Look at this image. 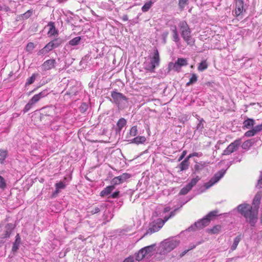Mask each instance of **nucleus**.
Listing matches in <instances>:
<instances>
[{"label":"nucleus","mask_w":262,"mask_h":262,"mask_svg":"<svg viewBox=\"0 0 262 262\" xmlns=\"http://www.w3.org/2000/svg\"><path fill=\"white\" fill-rule=\"evenodd\" d=\"M52 117H43V118L42 119V113H40L39 116V119L41 121L45 123H48L49 122L51 121V118Z\"/></svg>","instance_id":"3c124183"},{"label":"nucleus","mask_w":262,"mask_h":262,"mask_svg":"<svg viewBox=\"0 0 262 262\" xmlns=\"http://www.w3.org/2000/svg\"><path fill=\"white\" fill-rule=\"evenodd\" d=\"M186 154H187L186 150H184L182 152L181 155L179 158L178 161L179 162V161H181L183 159H184V158L185 157Z\"/></svg>","instance_id":"774afa93"},{"label":"nucleus","mask_w":262,"mask_h":262,"mask_svg":"<svg viewBox=\"0 0 262 262\" xmlns=\"http://www.w3.org/2000/svg\"><path fill=\"white\" fill-rule=\"evenodd\" d=\"M249 129V130L245 133L244 136L246 137H251L254 136L256 134H257L253 128Z\"/></svg>","instance_id":"49530a36"},{"label":"nucleus","mask_w":262,"mask_h":262,"mask_svg":"<svg viewBox=\"0 0 262 262\" xmlns=\"http://www.w3.org/2000/svg\"><path fill=\"white\" fill-rule=\"evenodd\" d=\"M104 208H105V207L103 205H99L96 207H95L94 208H93L91 210L90 212L92 214H94L99 212L100 211L103 210Z\"/></svg>","instance_id":"4c0bfd02"},{"label":"nucleus","mask_w":262,"mask_h":262,"mask_svg":"<svg viewBox=\"0 0 262 262\" xmlns=\"http://www.w3.org/2000/svg\"><path fill=\"white\" fill-rule=\"evenodd\" d=\"M156 244H152L150 246L141 248L138 252L135 254V257L136 260L140 261L144 258V255H142L143 252L144 253H152L154 250V247Z\"/></svg>","instance_id":"6e6552de"},{"label":"nucleus","mask_w":262,"mask_h":262,"mask_svg":"<svg viewBox=\"0 0 262 262\" xmlns=\"http://www.w3.org/2000/svg\"><path fill=\"white\" fill-rule=\"evenodd\" d=\"M189 4V0H179L178 7L179 9L182 11L185 7Z\"/></svg>","instance_id":"c9c22d12"},{"label":"nucleus","mask_w":262,"mask_h":262,"mask_svg":"<svg viewBox=\"0 0 262 262\" xmlns=\"http://www.w3.org/2000/svg\"><path fill=\"white\" fill-rule=\"evenodd\" d=\"M237 212L243 216L251 227H255L258 220V214L252 206L247 203H243L236 207Z\"/></svg>","instance_id":"f257e3e1"},{"label":"nucleus","mask_w":262,"mask_h":262,"mask_svg":"<svg viewBox=\"0 0 262 262\" xmlns=\"http://www.w3.org/2000/svg\"><path fill=\"white\" fill-rule=\"evenodd\" d=\"M51 42L55 49L59 47L63 42V40L60 38H58L51 41Z\"/></svg>","instance_id":"2f4dec72"},{"label":"nucleus","mask_w":262,"mask_h":262,"mask_svg":"<svg viewBox=\"0 0 262 262\" xmlns=\"http://www.w3.org/2000/svg\"><path fill=\"white\" fill-rule=\"evenodd\" d=\"M171 30L172 31V40L176 43L179 42L180 40V38L176 26L174 25L172 26L171 28Z\"/></svg>","instance_id":"5701e85b"},{"label":"nucleus","mask_w":262,"mask_h":262,"mask_svg":"<svg viewBox=\"0 0 262 262\" xmlns=\"http://www.w3.org/2000/svg\"><path fill=\"white\" fill-rule=\"evenodd\" d=\"M32 12L31 10H28L26 12L21 14L20 17L22 18V19H26L29 18L32 15Z\"/></svg>","instance_id":"8fccbe9b"},{"label":"nucleus","mask_w":262,"mask_h":262,"mask_svg":"<svg viewBox=\"0 0 262 262\" xmlns=\"http://www.w3.org/2000/svg\"><path fill=\"white\" fill-rule=\"evenodd\" d=\"M244 10V1L243 0H236L235 14L237 16L240 15Z\"/></svg>","instance_id":"a211bd4d"},{"label":"nucleus","mask_w":262,"mask_h":262,"mask_svg":"<svg viewBox=\"0 0 262 262\" xmlns=\"http://www.w3.org/2000/svg\"><path fill=\"white\" fill-rule=\"evenodd\" d=\"M88 108V105L86 103L83 102L79 107V111L81 113H83L87 111Z\"/></svg>","instance_id":"09e8293b"},{"label":"nucleus","mask_w":262,"mask_h":262,"mask_svg":"<svg viewBox=\"0 0 262 262\" xmlns=\"http://www.w3.org/2000/svg\"><path fill=\"white\" fill-rule=\"evenodd\" d=\"M257 188H262V172H261V174L259 177V179L257 181V183L255 186Z\"/></svg>","instance_id":"603ef678"},{"label":"nucleus","mask_w":262,"mask_h":262,"mask_svg":"<svg viewBox=\"0 0 262 262\" xmlns=\"http://www.w3.org/2000/svg\"><path fill=\"white\" fill-rule=\"evenodd\" d=\"M208 67V65L206 61H202L199 65L198 69L200 71H203Z\"/></svg>","instance_id":"a18cd8bd"},{"label":"nucleus","mask_w":262,"mask_h":262,"mask_svg":"<svg viewBox=\"0 0 262 262\" xmlns=\"http://www.w3.org/2000/svg\"><path fill=\"white\" fill-rule=\"evenodd\" d=\"M82 39L81 36H77L70 40L68 44L71 46H75L80 44V41Z\"/></svg>","instance_id":"7c9ffc66"},{"label":"nucleus","mask_w":262,"mask_h":262,"mask_svg":"<svg viewBox=\"0 0 262 262\" xmlns=\"http://www.w3.org/2000/svg\"><path fill=\"white\" fill-rule=\"evenodd\" d=\"M260 199H261L260 194L259 193H257L255 194V195L254 196V199L253 200L252 208L255 211L257 212V214H258V212L259 205L260 204Z\"/></svg>","instance_id":"6ab92c4d"},{"label":"nucleus","mask_w":262,"mask_h":262,"mask_svg":"<svg viewBox=\"0 0 262 262\" xmlns=\"http://www.w3.org/2000/svg\"><path fill=\"white\" fill-rule=\"evenodd\" d=\"M4 11L5 12H8L10 11V8L5 5H2L0 4V11Z\"/></svg>","instance_id":"bf43d9fd"},{"label":"nucleus","mask_w":262,"mask_h":262,"mask_svg":"<svg viewBox=\"0 0 262 262\" xmlns=\"http://www.w3.org/2000/svg\"><path fill=\"white\" fill-rule=\"evenodd\" d=\"M119 194H120V191H116L115 192L113 193L110 196H108V198H118L119 197Z\"/></svg>","instance_id":"680f3d73"},{"label":"nucleus","mask_w":262,"mask_h":262,"mask_svg":"<svg viewBox=\"0 0 262 262\" xmlns=\"http://www.w3.org/2000/svg\"><path fill=\"white\" fill-rule=\"evenodd\" d=\"M35 46L33 42H29L26 46V50L27 52L29 53H32V51L35 48Z\"/></svg>","instance_id":"37998d69"},{"label":"nucleus","mask_w":262,"mask_h":262,"mask_svg":"<svg viewBox=\"0 0 262 262\" xmlns=\"http://www.w3.org/2000/svg\"><path fill=\"white\" fill-rule=\"evenodd\" d=\"M219 211L214 210L209 212L202 219L195 222L187 229L188 231H194L196 230H200L208 226L211 220L219 215Z\"/></svg>","instance_id":"f03ea898"},{"label":"nucleus","mask_w":262,"mask_h":262,"mask_svg":"<svg viewBox=\"0 0 262 262\" xmlns=\"http://www.w3.org/2000/svg\"><path fill=\"white\" fill-rule=\"evenodd\" d=\"M198 80V76L196 74L192 73L191 74V77L189 79V81L186 83V86H189L191 84H194Z\"/></svg>","instance_id":"e433bc0d"},{"label":"nucleus","mask_w":262,"mask_h":262,"mask_svg":"<svg viewBox=\"0 0 262 262\" xmlns=\"http://www.w3.org/2000/svg\"><path fill=\"white\" fill-rule=\"evenodd\" d=\"M187 202V201H186L185 202L182 203V204H181V205H180V207H179V208H176L174 210H173V211H171V212H170V214H169V217H172V216H174V215H175V214H176V212L179 210V209L180 208H181V207L183 206V205H184V204H185V203H186Z\"/></svg>","instance_id":"864d4df0"},{"label":"nucleus","mask_w":262,"mask_h":262,"mask_svg":"<svg viewBox=\"0 0 262 262\" xmlns=\"http://www.w3.org/2000/svg\"><path fill=\"white\" fill-rule=\"evenodd\" d=\"M111 184L115 188L116 185L123 183L119 176L114 178L111 181Z\"/></svg>","instance_id":"58836bf2"},{"label":"nucleus","mask_w":262,"mask_h":262,"mask_svg":"<svg viewBox=\"0 0 262 262\" xmlns=\"http://www.w3.org/2000/svg\"><path fill=\"white\" fill-rule=\"evenodd\" d=\"M169 32L167 31H165L163 32L161 35L162 40H163V43L164 44H165L166 43V39L168 35Z\"/></svg>","instance_id":"5fc2aeb1"},{"label":"nucleus","mask_w":262,"mask_h":262,"mask_svg":"<svg viewBox=\"0 0 262 262\" xmlns=\"http://www.w3.org/2000/svg\"><path fill=\"white\" fill-rule=\"evenodd\" d=\"M176 62L181 67L186 66L188 64L187 59L183 58H178Z\"/></svg>","instance_id":"a19ab883"},{"label":"nucleus","mask_w":262,"mask_h":262,"mask_svg":"<svg viewBox=\"0 0 262 262\" xmlns=\"http://www.w3.org/2000/svg\"><path fill=\"white\" fill-rule=\"evenodd\" d=\"M66 185H67L63 182L59 181L55 184V187L56 188V189L60 191L61 189H64L66 187Z\"/></svg>","instance_id":"c03bdc74"},{"label":"nucleus","mask_w":262,"mask_h":262,"mask_svg":"<svg viewBox=\"0 0 262 262\" xmlns=\"http://www.w3.org/2000/svg\"><path fill=\"white\" fill-rule=\"evenodd\" d=\"M56 107L54 106L50 105L43 107L41 109L42 118L43 117H53L55 114Z\"/></svg>","instance_id":"f8f14e48"},{"label":"nucleus","mask_w":262,"mask_h":262,"mask_svg":"<svg viewBox=\"0 0 262 262\" xmlns=\"http://www.w3.org/2000/svg\"><path fill=\"white\" fill-rule=\"evenodd\" d=\"M8 156V151L4 149H0V163L2 164L4 163L6 158Z\"/></svg>","instance_id":"72a5a7b5"},{"label":"nucleus","mask_w":262,"mask_h":262,"mask_svg":"<svg viewBox=\"0 0 262 262\" xmlns=\"http://www.w3.org/2000/svg\"><path fill=\"white\" fill-rule=\"evenodd\" d=\"M255 124V121L252 118H249L247 117L246 119L244 121L242 127L243 129H251L253 127Z\"/></svg>","instance_id":"f3484780"},{"label":"nucleus","mask_w":262,"mask_h":262,"mask_svg":"<svg viewBox=\"0 0 262 262\" xmlns=\"http://www.w3.org/2000/svg\"><path fill=\"white\" fill-rule=\"evenodd\" d=\"M126 120L124 118H121L119 119L117 123V128H116V132L117 133L120 132L123 127L126 124Z\"/></svg>","instance_id":"393cba45"},{"label":"nucleus","mask_w":262,"mask_h":262,"mask_svg":"<svg viewBox=\"0 0 262 262\" xmlns=\"http://www.w3.org/2000/svg\"><path fill=\"white\" fill-rule=\"evenodd\" d=\"M160 56L158 49L155 48L154 50V55L150 58L149 62H144L143 63L144 69L150 73H154L155 69L159 66Z\"/></svg>","instance_id":"20e7f679"},{"label":"nucleus","mask_w":262,"mask_h":262,"mask_svg":"<svg viewBox=\"0 0 262 262\" xmlns=\"http://www.w3.org/2000/svg\"><path fill=\"white\" fill-rule=\"evenodd\" d=\"M56 62L55 59H51L45 61L41 66L43 71H48L55 68Z\"/></svg>","instance_id":"dca6fc26"},{"label":"nucleus","mask_w":262,"mask_h":262,"mask_svg":"<svg viewBox=\"0 0 262 262\" xmlns=\"http://www.w3.org/2000/svg\"><path fill=\"white\" fill-rule=\"evenodd\" d=\"M35 103H36L32 98L30 99L23 110L24 114L29 111Z\"/></svg>","instance_id":"c85d7f7f"},{"label":"nucleus","mask_w":262,"mask_h":262,"mask_svg":"<svg viewBox=\"0 0 262 262\" xmlns=\"http://www.w3.org/2000/svg\"><path fill=\"white\" fill-rule=\"evenodd\" d=\"M138 134V127L137 125L133 126L129 130V133L127 134L126 138L128 140L131 137H135Z\"/></svg>","instance_id":"a878e982"},{"label":"nucleus","mask_w":262,"mask_h":262,"mask_svg":"<svg viewBox=\"0 0 262 262\" xmlns=\"http://www.w3.org/2000/svg\"><path fill=\"white\" fill-rule=\"evenodd\" d=\"M179 27H180L181 32L190 29L187 22L185 20L180 21L179 24Z\"/></svg>","instance_id":"473e14b6"},{"label":"nucleus","mask_w":262,"mask_h":262,"mask_svg":"<svg viewBox=\"0 0 262 262\" xmlns=\"http://www.w3.org/2000/svg\"><path fill=\"white\" fill-rule=\"evenodd\" d=\"M204 128V123H198V124L196 125V130L198 131L199 133H202L203 131V129Z\"/></svg>","instance_id":"6e6d98bb"},{"label":"nucleus","mask_w":262,"mask_h":262,"mask_svg":"<svg viewBox=\"0 0 262 262\" xmlns=\"http://www.w3.org/2000/svg\"><path fill=\"white\" fill-rule=\"evenodd\" d=\"M115 187L112 184L105 187L100 192V196H104L111 194L112 192L115 189Z\"/></svg>","instance_id":"b1692460"},{"label":"nucleus","mask_w":262,"mask_h":262,"mask_svg":"<svg viewBox=\"0 0 262 262\" xmlns=\"http://www.w3.org/2000/svg\"><path fill=\"white\" fill-rule=\"evenodd\" d=\"M112 99L110 100L115 103L120 110H123L128 106V98L122 93L118 92L117 90L112 91L111 93Z\"/></svg>","instance_id":"7ed1b4c3"},{"label":"nucleus","mask_w":262,"mask_h":262,"mask_svg":"<svg viewBox=\"0 0 262 262\" xmlns=\"http://www.w3.org/2000/svg\"><path fill=\"white\" fill-rule=\"evenodd\" d=\"M173 67H174V71H177V72H179L181 69V67L178 64L176 61L174 63Z\"/></svg>","instance_id":"e2e57ef3"},{"label":"nucleus","mask_w":262,"mask_h":262,"mask_svg":"<svg viewBox=\"0 0 262 262\" xmlns=\"http://www.w3.org/2000/svg\"><path fill=\"white\" fill-rule=\"evenodd\" d=\"M191 29L186 31H183L181 32V35L183 39L185 41L188 45H192L194 41L192 40L191 36Z\"/></svg>","instance_id":"2eb2a0df"},{"label":"nucleus","mask_w":262,"mask_h":262,"mask_svg":"<svg viewBox=\"0 0 262 262\" xmlns=\"http://www.w3.org/2000/svg\"><path fill=\"white\" fill-rule=\"evenodd\" d=\"M59 193V190L58 189H56V188H55V191L54 192H53V193L51 195V198H56L58 195Z\"/></svg>","instance_id":"338daca9"},{"label":"nucleus","mask_w":262,"mask_h":262,"mask_svg":"<svg viewBox=\"0 0 262 262\" xmlns=\"http://www.w3.org/2000/svg\"><path fill=\"white\" fill-rule=\"evenodd\" d=\"M15 228V226L12 223H8L6 225L5 228L6 229L5 233L2 234L0 237V244L5 243V239L9 238Z\"/></svg>","instance_id":"9b49d317"},{"label":"nucleus","mask_w":262,"mask_h":262,"mask_svg":"<svg viewBox=\"0 0 262 262\" xmlns=\"http://www.w3.org/2000/svg\"><path fill=\"white\" fill-rule=\"evenodd\" d=\"M153 3L150 1L146 3L142 7V11L144 12L148 11L151 7Z\"/></svg>","instance_id":"79ce46f5"},{"label":"nucleus","mask_w":262,"mask_h":262,"mask_svg":"<svg viewBox=\"0 0 262 262\" xmlns=\"http://www.w3.org/2000/svg\"><path fill=\"white\" fill-rule=\"evenodd\" d=\"M21 242V238L18 233H17L15 236V242L13 243L12 248V251L13 253L17 252L19 249V245Z\"/></svg>","instance_id":"4be33fe9"},{"label":"nucleus","mask_w":262,"mask_h":262,"mask_svg":"<svg viewBox=\"0 0 262 262\" xmlns=\"http://www.w3.org/2000/svg\"><path fill=\"white\" fill-rule=\"evenodd\" d=\"M254 143L253 139H249L245 141L242 145L244 149L248 150Z\"/></svg>","instance_id":"cd10ccee"},{"label":"nucleus","mask_w":262,"mask_h":262,"mask_svg":"<svg viewBox=\"0 0 262 262\" xmlns=\"http://www.w3.org/2000/svg\"><path fill=\"white\" fill-rule=\"evenodd\" d=\"M180 244V241L176 239H166L162 243L160 253L165 254L170 252Z\"/></svg>","instance_id":"39448f33"},{"label":"nucleus","mask_w":262,"mask_h":262,"mask_svg":"<svg viewBox=\"0 0 262 262\" xmlns=\"http://www.w3.org/2000/svg\"><path fill=\"white\" fill-rule=\"evenodd\" d=\"M241 143V139H237L233 142L230 144L228 147L224 150L223 155H229L235 151H236Z\"/></svg>","instance_id":"9d476101"},{"label":"nucleus","mask_w":262,"mask_h":262,"mask_svg":"<svg viewBox=\"0 0 262 262\" xmlns=\"http://www.w3.org/2000/svg\"><path fill=\"white\" fill-rule=\"evenodd\" d=\"M241 239H242V236H241V234L236 236L234 238L233 243L230 247V250H231L232 251L235 250L236 249L237 246L238 245L239 242L241 241Z\"/></svg>","instance_id":"bb28decb"},{"label":"nucleus","mask_w":262,"mask_h":262,"mask_svg":"<svg viewBox=\"0 0 262 262\" xmlns=\"http://www.w3.org/2000/svg\"><path fill=\"white\" fill-rule=\"evenodd\" d=\"M209 162L205 161H201L196 163L192 169V174H195L200 173L201 171L204 169L205 167H207L209 164Z\"/></svg>","instance_id":"ddd939ff"},{"label":"nucleus","mask_w":262,"mask_h":262,"mask_svg":"<svg viewBox=\"0 0 262 262\" xmlns=\"http://www.w3.org/2000/svg\"><path fill=\"white\" fill-rule=\"evenodd\" d=\"M38 75L37 73H34L32 75V76L27 79V82L25 83V86L26 87L28 85H29L35 81L36 77Z\"/></svg>","instance_id":"f704fd0d"},{"label":"nucleus","mask_w":262,"mask_h":262,"mask_svg":"<svg viewBox=\"0 0 262 262\" xmlns=\"http://www.w3.org/2000/svg\"><path fill=\"white\" fill-rule=\"evenodd\" d=\"M52 91L49 88L46 89L42 91L39 93L34 95L32 99L36 103L38 102L41 99L47 96L50 93H51Z\"/></svg>","instance_id":"4468645a"},{"label":"nucleus","mask_w":262,"mask_h":262,"mask_svg":"<svg viewBox=\"0 0 262 262\" xmlns=\"http://www.w3.org/2000/svg\"><path fill=\"white\" fill-rule=\"evenodd\" d=\"M200 180L201 178L198 176H196V177L192 178L185 186L181 189L179 194L180 195L186 194Z\"/></svg>","instance_id":"1a4fd4ad"},{"label":"nucleus","mask_w":262,"mask_h":262,"mask_svg":"<svg viewBox=\"0 0 262 262\" xmlns=\"http://www.w3.org/2000/svg\"><path fill=\"white\" fill-rule=\"evenodd\" d=\"M221 229V226L220 225H215L211 229H208L207 230L209 233L211 234H216L219 232Z\"/></svg>","instance_id":"ea45409f"},{"label":"nucleus","mask_w":262,"mask_h":262,"mask_svg":"<svg viewBox=\"0 0 262 262\" xmlns=\"http://www.w3.org/2000/svg\"><path fill=\"white\" fill-rule=\"evenodd\" d=\"M164 225V222L162 219H158L152 222L149 224V227L146 232L144 234L142 237L148 234H151L154 232L158 231Z\"/></svg>","instance_id":"423d86ee"},{"label":"nucleus","mask_w":262,"mask_h":262,"mask_svg":"<svg viewBox=\"0 0 262 262\" xmlns=\"http://www.w3.org/2000/svg\"><path fill=\"white\" fill-rule=\"evenodd\" d=\"M46 50H47V52H49L50 51L52 50V49H54L51 41L48 43L45 47Z\"/></svg>","instance_id":"4d7b16f0"},{"label":"nucleus","mask_w":262,"mask_h":262,"mask_svg":"<svg viewBox=\"0 0 262 262\" xmlns=\"http://www.w3.org/2000/svg\"><path fill=\"white\" fill-rule=\"evenodd\" d=\"M189 165V162H187V160H184L178 165V167L180 169V171H182L187 170Z\"/></svg>","instance_id":"c756f323"},{"label":"nucleus","mask_w":262,"mask_h":262,"mask_svg":"<svg viewBox=\"0 0 262 262\" xmlns=\"http://www.w3.org/2000/svg\"><path fill=\"white\" fill-rule=\"evenodd\" d=\"M134 257L133 256H129L128 257L126 258L123 262H134Z\"/></svg>","instance_id":"69168bd1"},{"label":"nucleus","mask_w":262,"mask_h":262,"mask_svg":"<svg viewBox=\"0 0 262 262\" xmlns=\"http://www.w3.org/2000/svg\"><path fill=\"white\" fill-rule=\"evenodd\" d=\"M48 26L49 27V30L48 32V34L49 36H54L56 34H57L58 33V31L56 29L55 23L52 21L49 22L48 24Z\"/></svg>","instance_id":"412c9836"},{"label":"nucleus","mask_w":262,"mask_h":262,"mask_svg":"<svg viewBox=\"0 0 262 262\" xmlns=\"http://www.w3.org/2000/svg\"><path fill=\"white\" fill-rule=\"evenodd\" d=\"M173 65H174V63H173L172 62H170L168 63V66L167 69V73H169L172 70H174V67H173Z\"/></svg>","instance_id":"0e129e2a"},{"label":"nucleus","mask_w":262,"mask_h":262,"mask_svg":"<svg viewBox=\"0 0 262 262\" xmlns=\"http://www.w3.org/2000/svg\"><path fill=\"white\" fill-rule=\"evenodd\" d=\"M119 177L122 180V182L124 183L131 177V174L128 173H123L122 174L119 176Z\"/></svg>","instance_id":"de8ad7c7"},{"label":"nucleus","mask_w":262,"mask_h":262,"mask_svg":"<svg viewBox=\"0 0 262 262\" xmlns=\"http://www.w3.org/2000/svg\"><path fill=\"white\" fill-rule=\"evenodd\" d=\"M226 169H222L216 173H215L214 176L211 179V180L207 183L204 184V187L205 189H208L214 184L217 182L225 174Z\"/></svg>","instance_id":"0eeeda50"},{"label":"nucleus","mask_w":262,"mask_h":262,"mask_svg":"<svg viewBox=\"0 0 262 262\" xmlns=\"http://www.w3.org/2000/svg\"><path fill=\"white\" fill-rule=\"evenodd\" d=\"M253 128L255 130L256 134L262 130V123L256 126H254Z\"/></svg>","instance_id":"13d9d810"},{"label":"nucleus","mask_w":262,"mask_h":262,"mask_svg":"<svg viewBox=\"0 0 262 262\" xmlns=\"http://www.w3.org/2000/svg\"><path fill=\"white\" fill-rule=\"evenodd\" d=\"M48 52H47V50L45 49V48L43 47L42 49L39 50V51L37 53V55H44L47 54Z\"/></svg>","instance_id":"052dcab7"},{"label":"nucleus","mask_w":262,"mask_h":262,"mask_svg":"<svg viewBox=\"0 0 262 262\" xmlns=\"http://www.w3.org/2000/svg\"><path fill=\"white\" fill-rule=\"evenodd\" d=\"M146 140V139L144 136H137L132 139L127 140L130 143H134L137 145L144 143Z\"/></svg>","instance_id":"aec40b11"}]
</instances>
